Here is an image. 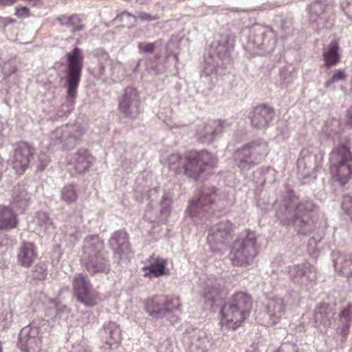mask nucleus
I'll return each instance as SVG.
<instances>
[{"instance_id":"obj_1","label":"nucleus","mask_w":352,"mask_h":352,"mask_svg":"<svg viewBox=\"0 0 352 352\" xmlns=\"http://www.w3.org/2000/svg\"><path fill=\"white\" fill-rule=\"evenodd\" d=\"M104 243L98 237L87 239L83 247L80 261L87 271L91 275L98 273H108L110 266L103 253Z\"/></svg>"},{"instance_id":"obj_2","label":"nucleus","mask_w":352,"mask_h":352,"mask_svg":"<svg viewBox=\"0 0 352 352\" xmlns=\"http://www.w3.org/2000/svg\"><path fill=\"white\" fill-rule=\"evenodd\" d=\"M66 58L68 63L65 85L67 100L74 106L82 76L84 56L82 50L76 47L67 53Z\"/></svg>"},{"instance_id":"obj_3","label":"nucleus","mask_w":352,"mask_h":352,"mask_svg":"<svg viewBox=\"0 0 352 352\" xmlns=\"http://www.w3.org/2000/svg\"><path fill=\"white\" fill-rule=\"evenodd\" d=\"M330 171L341 184H345L352 175V154L350 149L340 145L330 154Z\"/></svg>"},{"instance_id":"obj_4","label":"nucleus","mask_w":352,"mask_h":352,"mask_svg":"<svg viewBox=\"0 0 352 352\" xmlns=\"http://www.w3.org/2000/svg\"><path fill=\"white\" fill-rule=\"evenodd\" d=\"M256 239L253 235L248 234L245 239H238L234 242L230 259L234 266H246L256 256Z\"/></svg>"},{"instance_id":"obj_5","label":"nucleus","mask_w":352,"mask_h":352,"mask_svg":"<svg viewBox=\"0 0 352 352\" xmlns=\"http://www.w3.org/2000/svg\"><path fill=\"white\" fill-rule=\"evenodd\" d=\"M185 174L197 179L201 173L212 168L216 165L213 155L208 151H191L186 155Z\"/></svg>"},{"instance_id":"obj_6","label":"nucleus","mask_w":352,"mask_h":352,"mask_svg":"<svg viewBox=\"0 0 352 352\" xmlns=\"http://www.w3.org/2000/svg\"><path fill=\"white\" fill-rule=\"evenodd\" d=\"M179 298H170L164 295H157L148 298L144 302L145 311L153 318H161L170 314L174 309L182 310Z\"/></svg>"},{"instance_id":"obj_7","label":"nucleus","mask_w":352,"mask_h":352,"mask_svg":"<svg viewBox=\"0 0 352 352\" xmlns=\"http://www.w3.org/2000/svg\"><path fill=\"white\" fill-rule=\"evenodd\" d=\"M72 289L74 296L86 307H94L100 300L99 293L93 288L88 278L81 273L74 276Z\"/></svg>"},{"instance_id":"obj_8","label":"nucleus","mask_w":352,"mask_h":352,"mask_svg":"<svg viewBox=\"0 0 352 352\" xmlns=\"http://www.w3.org/2000/svg\"><path fill=\"white\" fill-rule=\"evenodd\" d=\"M140 100L138 92L132 87H126L121 97L118 109L125 116L135 118L140 112Z\"/></svg>"},{"instance_id":"obj_9","label":"nucleus","mask_w":352,"mask_h":352,"mask_svg":"<svg viewBox=\"0 0 352 352\" xmlns=\"http://www.w3.org/2000/svg\"><path fill=\"white\" fill-rule=\"evenodd\" d=\"M37 327L31 325L23 327L19 334V346L24 352H36L41 344V337Z\"/></svg>"},{"instance_id":"obj_10","label":"nucleus","mask_w":352,"mask_h":352,"mask_svg":"<svg viewBox=\"0 0 352 352\" xmlns=\"http://www.w3.org/2000/svg\"><path fill=\"white\" fill-rule=\"evenodd\" d=\"M34 153V148L28 142H21L17 144L12 163L18 174H22L26 170Z\"/></svg>"},{"instance_id":"obj_11","label":"nucleus","mask_w":352,"mask_h":352,"mask_svg":"<svg viewBox=\"0 0 352 352\" xmlns=\"http://www.w3.org/2000/svg\"><path fill=\"white\" fill-rule=\"evenodd\" d=\"M242 312L229 303H225L220 311V324L228 329H237L248 318Z\"/></svg>"},{"instance_id":"obj_12","label":"nucleus","mask_w":352,"mask_h":352,"mask_svg":"<svg viewBox=\"0 0 352 352\" xmlns=\"http://www.w3.org/2000/svg\"><path fill=\"white\" fill-rule=\"evenodd\" d=\"M314 204L311 201L300 203L295 212L294 223L298 227V232L307 234L311 229V223L309 213L314 209Z\"/></svg>"},{"instance_id":"obj_13","label":"nucleus","mask_w":352,"mask_h":352,"mask_svg":"<svg viewBox=\"0 0 352 352\" xmlns=\"http://www.w3.org/2000/svg\"><path fill=\"white\" fill-rule=\"evenodd\" d=\"M234 232V225L230 221H221L210 230L208 242L210 245L225 243L232 239Z\"/></svg>"},{"instance_id":"obj_14","label":"nucleus","mask_w":352,"mask_h":352,"mask_svg":"<svg viewBox=\"0 0 352 352\" xmlns=\"http://www.w3.org/2000/svg\"><path fill=\"white\" fill-rule=\"evenodd\" d=\"M147 262L148 265L142 267V271L144 272V277L158 278L169 274V270L166 268L167 259L153 254Z\"/></svg>"},{"instance_id":"obj_15","label":"nucleus","mask_w":352,"mask_h":352,"mask_svg":"<svg viewBox=\"0 0 352 352\" xmlns=\"http://www.w3.org/2000/svg\"><path fill=\"white\" fill-rule=\"evenodd\" d=\"M101 336L104 346L108 349H116L121 344V330L115 322H109L105 324Z\"/></svg>"},{"instance_id":"obj_16","label":"nucleus","mask_w":352,"mask_h":352,"mask_svg":"<svg viewBox=\"0 0 352 352\" xmlns=\"http://www.w3.org/2000/svg\"><path fill=\"white\" fill-rule=\"evenodd\" d=\"M274 116V109L267 104L256 107L251 118L252 125L257 129L265 128Z\"/></svg>"},{"instance_id":"obj_17","label":"nucleus","mask_w":352,"mask_h":352,"mask_svg":"<svg viewBox=\"0 0 352 352\" xmlns=\"http://www.w3.org/2000/svg\"><path fill=\"white\" fill-rule=\"evenodd\" d=\"M37 257V249L33 243L24 241L21 243L17 253V261L21 266L30 267Z\"/></svg>"},{"instance_id":"obj_18","label":"nucleus","mask_w":352,"mask_h":352,"mask_svg":"<svg viewBox=\"0 0 352 352\" xmlns=\"http://www.w3.org/2000/svg\"><path fill=\"white\" fill-rule=\"evenodd\" d=\"M115 254H118V260L120 261L124 256H128L130 252V246L128 240V235L124 232H117L110 241Z\"/></svg>"},{"instance_id":"obj_19","label":"nucleus","mask_w":352,"mask_h":352,"mask_svg":"<svg viewBox=\"0 0 352 352\" xmlns=\"http://www.w3.org/2000/svg\"><path fill=\"white\" fill-rule=\"evenodd\" d=\"M61 26L70 28L71 32L74 34L85 29L84 16L79 14H61L56 18Z\"/></svg>"},{"instance_id":"obj_20","label":"nucleus","mask_w":352,"mask_h":352,"mask_svg":"<svg viewBox=\"0 0 352 352\" xmlns=\"http://www.w3.org/2000/svg\"><path fill=\"white\" fill-rule=\"evenodd\" d=\"M252 298L250 294L244 292H238L234 294L231 300L228 302L230 305L236 307L238 310L249 316L252 307Z\"/></svg>"},{"instance_id":"obj_21","label":"nucleus","mask_w":352,"mask_h":352,"mask_svg":"<svg viewBox=\"0 0 352 352\" xmlns=\"http://www.w3.org/2000/svg\"><path fill=\"white\" fill-rule=\"evenodd\" d=\"M215 192L216 191L214 188L204 190L202 195L197 200L193 199L190 201V206L186 210V212L190 216H195L198 213V209L213 202V197L215 196Z\"/></svg>"},{"instance_id":"obj_22","label":"nucleus","mask_w":352,"mask_h":352,"mask_svg":"<svg viewBox=\"0 0 352 352\" xmlns=\"http://www.w3.org/2000/svg\"><path fill=\"white\" fill-rule=\"evenodd\" d=\"M19 224L16 214L10 206L0 205V231L14 229Z\"/></svg>"},{"instance_id":"obj_23","label":"nucleus","mask_w":352,"mask_h":352,"mask_svg":"<svg viewBox=\"0 0 352 352\" xmlns=\"http://www.w3.org/2000/svg\"><path fill=\"white\" fill-rule=\"evenodd\" d=\"M92 157L85 149L79 150L75 155L72 164L78 173H85L90 167Z\"/></svg>"},{"instance_id":"obj_24","label":"nucleus","mask_w":352,"mask_h":352,"mask_svg":"<svg viewBox=\"0 0 352 352\" xmlns=\"http://www.w3.org/2000/svg\"><path fill=\"white\" fill-rule=\"evenodd\" d=\"M325 66L329 68L336 65L340 59L339 54V43L338 41H332L327 48L323 52Z\"/></svg>"},{"instance_id":"obj_25","label":"nucleus","mask_w":352,"mask_h":352,"mask_svg":"<svg viewBox=\"0 0 352 352\" xmlns=\"http://www.w3.org/2000/svg\"><path fill=\"white\" fill-rule=\"evenodd\" d=\"M267 310L273 322H278L285 311V304L283 299H271L267 304Z\"/></svg>"},{"instance_id":"obj_26","label":"nucleus","mask_w":352,"mask_h":352,"mask_svg":"<svg viewBox=\"0 0 352 352\" xmlns=\"http://www.w3.org/2000/svg\"><path fill=\"white\" fill-rule=\"evenodd\" d=\"M30 195L28 191L18 187L14 189L12 206L20 212H23L30 204Z\"/></svg>"},{"instance_id":"obj_27","label":"nucleus","mask_w":352,"mask_h":352,"mask_svg":"<svg viewBox=\"0 0 352 352\" xmlns=\"http://www.w3.org/2000/svg\"><path fill=\"white\" fill-rule=\"evenodd\" d=\"M227 295L226 292L217 287H206L204 289V298L214 304L223 300Z\"/></svg>"},{"instance_id":"obj_28","label":"nucleus","mask_w":352,"mask_h":352,"mask_svg":"<svg viewBox=\"0 0 352 352\" xmlns=\"http://www.w3.org/2000/svg\"><path fill=\"white\" fill-rule=\"evenodd\" d=\"M340 321L343 323L342 333L345 336L348 333V329L352 321V304L345 307L339 315Z\"/></svg>"},{"instance_id":"obj_29","label":"nucleus","mask_w":352,"mask_h":352,"mask_svg":"<svg viewBox=\"0 0 352 352\" xmlns=\"http://www.w3.org/2000/svg\"><path fill=\"white\" fill-rule=\"evenodd\" d=\"M62 199L67 204L75 201L78 198L77 192L73 185L65 186L61 192Z\"/></svg>"},{"instance_id":"obj_30","label":"nucleus","mask_w":352,"mask_h":352,"mask_svg":"<svg viewBox=\"0 0 352 352\" xmlns=\"http://www.w3.org/2000/svg\"><path fill=\"white\" fill-rule=\"evenodd\" d=\"M32 277L35 280H43L47 276V265L44 262H38L32 270Z\"/></svg>"},{"instance_id":"obj_31","label":"nucleus","mask_w":352,"mask_h":352,"mask_svg":"<svg viewBox=\"0 0 352 352\" xmlns=\"http://www.w3.org/2000/svg\"><path fill=\"white\" fill-rule=\"evenodd\" d=\"M346 78V74L344 70L342 69H336L333 72L331 77L325 82V87H329L333 83L338 82L339 80H344Z\"/></svg>"},{"instance_id":"obj_32","label":"nucleus","mask_w":352,"mask_h":352,"mask_svg":"<svg viewBox=\"0 0 352 352\" xmlns=\"http://www.w3.org/2000/svg\"><path fill=\"white\" fill-rule=\"evenodd\" d=\"M340 6L347 17L352 20V0H341Z\"/></svg>"},{"instance_id":"obj_33","label":"nucleus","mask_w":352,"mask_h":352,"mask_svg":"<svg viewBox=\"0 0 352 352\" xmlns=\"http://www.w3.org/2000/svg\"><path fill=\"white\" fill-rule=\"evenodd\" d=\"M15 15L20 19H24L30 16L31 12L27 7H18L15 10Z\"/></svg>"},{"instance_id":"obj_34","label":"nucleus","mask_w":352,"mask_h":352,"mask_svg":"<svg viewBox=\"0 0 352 352\" xmlns=\"http://www.w3.org/2000/svg\"><path fill=\"white\" fill-rule=\"evenodd\" d=\"M342 209L348 214L352 212V197L350 196H344L342 203Z\"/></svg>"},{"instance_id":"obj_35","label":"nucleus","mask_w":352,"mask_h":352,"mask_svg":"<svg viewBox=\"0 0 352 352\" xmlns=\"http://www.w3.org/2000/svg\"><path fill=\"white\" fill-rule=\"evenodd\" d=\"M18 0H0V6H10L14 4ZM29 3H32V6H36L40 3V0H25Z\"/></svg>"},{"instance_id":"obj_36","label":"nucleus","mask_w":352,"mask_h":352,"mask_svg":"<svg viewBox=\"0 0 352 352\" xmlns=\"http://www.w3.org/2000/svg\"><path fill=\"white\" fill-rule=\"evenodd\" d=\"M215 124H219V122H212L211 124H208L205 126V130L206 133L203 135V136L206 138H207L208 136H213L216 131L212 129V127Z\"/></svg>"},{"instance_id":"obj_37","label":"nucleus","mask_w":352,"mask_h":352,"mask_svg":"<svg viewBox=\"0 0 352 352\" xmlns=\"http://www.w3.org/2000/svg\"><path fill=\"white\" fill-rule=\"evenodd\" d=\"M138 48L141 52L152 53L154 51V44L151 43H140Z\"/></svg>"},{"instance_id":"obj_38","label":"nucleus","mask_w":352,"mask_h":352,"mask_svg":"<svg viewBox=\"0 0 352 352\" xmlns=\"http://www.w3.org/2000/svg\"><path fill=\"white\" fill-rule=\"evenodd\" d=\"M17 71V67L15 65H12L11 64H6L3 68V74L8 77L12 74L16 73Z\"/></svg>"},{"instance_id":"obj_39","label":"nucleus","mask_w":352,"mask_h":352,"mask_svg":"<svg viewBox=\"0 0 352 352\" xmlns=\"http://www.w3.org/2000/svg\"><path fill=\"white\" fill-rule=\"evenodd\" d=\"M140 19L142 21H155L158 19L157 16H153L147 12H140L138 15Z\"/></svg>"},{"instance_id":"obj_40","label":"nucleus","mask_w":352,"mask_h":352,"mask_svg":"<svg viewBox=\"0 0 352 352\" xmlns=\"http://www.w3.org/2000/svg\"><path fill=\"white\" fill-rule=\"evenodd\" d=\"M237 164L241 169H245L250 168L252 165V163L246 157L245 159H240Z\"/></svg>"},{"instance_id":"obj_41","label":"nucleus","mask_w":352,"mask_h":352,"mask_svg":"<svg viewBox=\"0 0 352 352\" xmlns=\"http://www.w3.org/2000/svg\"><path fill=\"white\" fill-rule=\"evenodd\" d=\"M170 165L173 166L175 163L179 162L181 160V157L178 154H173L168 158Z\"/></svg>"},{"instance_id":"obj_42","label":"nucleus","mask_w":352,"mask_h":352,"mask_svg":"<svg viewBox=\"0 0 352 352\" xmlns=\"http://www.w3.org/2000/svg\"><path fill=\"white\" fill-rule=\"evenodd\" d=\"M117 18H120L121 19H122L124 18H133L134 20L136 19V17L135 16H133L131 14L126 12H122L120 14H119L117 16Z\"/></svg>"},{"instance_id":"obj_43","label":"nucleus","mask_w":352,"mask_h":352,"mask_svg":"<svg viewBox=\"0 0 352 352\" xmlns=\"http://www.w3.org/2000/svg\"><path fill=\"white\" fill-rule=\"evenodd\" d=\"M347 123L352 126V106L347 111Z\"/></svg>"},{"instance_id":"obj_44","label":"nucleus","mask_w":352,"mask_h":352,"mask_svg":"<svg viewBox=\"0 0 352 352\" xmlns=\"http://www.w3.org/2000/svg\"><path fill=\"white\" fill-rule=\"evenodd\" d=\"M245 151V148H243V149L241 151H237L236 153V159H239L240 158V156Z\"/></svg>"},{"instance_id":"obj_45","label":"nucleus","mask_w":352,"mask_h":352,"mask_svg":"<svg viewBox=\"0 0 352 352\" xmlns=\"http://www.w3.org/2000/svg\"><path fill=\"white\" fill-rule=\"evenodd\" d=\"M14 22H15V20H14V19H10L9 20V23H14Z\"/></svg>"},{"instance_id":"obj_46","label":"nucleus","mask_w":352,"mask_h":352,"mask_svg":"<svg viewBox=\"0 0 352 352\" xmlns=\"http://www.w3.org/2000/svg\"><path fill=\"white\" fill-rule=\"evenodd\" d=\"M245 151H246V149H245ZM245 151H244L243 153H245ZM247 152H248V153H250L249 150H247Z\"/></svg>"},{"instance_id":"obj_47","label":"nucleus","mask_w":352,"mask_h":352,"mask_svg":"<svg viewBox=\"0 0 352 352\" xmlns=\"http://www.w3.org/2000/svg\"><path fill=\"white\" fill-rule=\"evenodd\" d=\"M245 151H246V149H245ZM245 151H244L243 153H245ZM247 152H248V153H250L249 150H247Z\"/></svg>"},{"instance_id":"obj_48","label":"nucleus","mask_w":352,"mask_h":352,"mask_svg":"<svg viewBox=\"0 0 352 352\" xmlns=\"http://www.w3.org/2000/svg\"><path fill=\"white\" fill-rule=\"evenodd\" d=\"M1 19V18L0 17V20Z\"/></svg>"}]
</instances>
